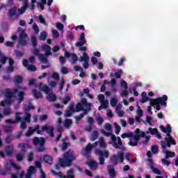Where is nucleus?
Here are the masks:
<instances>
[{"label": "nucleus", "mask_w": 178, "mask_h": 178, "mask_svg": "<svg viewBox=\"0 0 178 178\" xmlns=\"http://www.w3.org/2000/svg\"><path fill=\"white\" fill-rule=\"evenodd\" d=\"M96 154L103 158H109V152L108 151L102 152V150L96 149Z\"/></svg>", "instance_id": "obj_19"}, {"label": "nucleus", "mask_w": 178, "mask_h": 178, "mask_svg": "<svg viewBox=\"0 0 178 178\" xmlns=\"http://www.w3.org/2000/svg\"><path fill=\"white\" fill-rule=\"evenodd\" d=\"M72 100V97L69 95H66L65 98L63 100V105H67L69 102Z\"/></svg>", "instance_id": "obj_40"}, {"label": "nucleus", "mask_w": 178, "mask_h": 178, "mask_svg": "<svg viewBox=\"0 0 178 178\" xmlns=\"http://www.w3.org/2000/svg\"><path fill=\"white\" fill-rule=\"evenodd\" d=\"M32 93L33 97H35L36 99H40L41 98H43L42 93L40 91H37V90L33 89Z\"/></svg>", "instance_id": "obj_20"}, {"label": "nucleus", "mask_w": 178, "mask_h": 178, "mask_svg": "<svg viewBox=\"0 0 178 178\" xmlns=\"http://www.w3.org/2000/svg\"><path fill=\"white\" fill-rule=\"evenodd\" d=\"M104 129L105 130H107V131H111V130H112V125H111L110 123H106L104 125Z\"/></svg>", "instance_id": "obj_62"}, {"label": "nucleus", "mask_w": 178, "mask_h": 178, "mask_svg": "<svg viewBox=\"0 0 178 178\" xmlns=\"http://www.w3.org/2000/svg\"><path fill=\"white\" fill-rule=\"evenodd\" d=\"M99 145L101 147L103 148H106L107 145L106 143H105V140H104V138H100L99 140Z\"/></svg>", "instance_id": "obj_35"}, {"label": "nucleus", "mask_w": 178, "mask_h": 178, "mask_svg": "<svg viewBox=\"0 0 178 178\" xmlns=\"http://www.w3.org/2000/svg\"><path fill=\"white\" fill-rule=\"evenodd\" d=\"M159 147L156 145L152 146V152L153 154H156L158 152Z\"/></svg>", "instance_id": "obj_63"}, {"label": "nucleus", "mask_w": 178, "mask_h": 178, "mask_svg": "<svg viewBox=\"0 0 178 178\" xmlns=\"http://www.w3.org/2000/svg\"><path fill=\"white\" fill-rule=\"evenodd\" d=\"M16 159L18 162H22L24 159V154L20 153L16 154Z\"/></svg>", "instance_id": "obj_41"}, {"label": "nucleus", "mask_w": 178, "mask_h": 178, "mask_svg": "<svg viewBox=\"0 0 178 178\" xmlns=\"http://www.w3.org/2000/svg\"><path fill=\"white\" fill-rule=\"evenodd\" d=\"M33 55L35 56H38L40 62L42 63H47L48 60L45 59V56L43 54L40 53V49H37L36 47L34 48L33 51Z\"/></svg>", "instance_id": "obj_10"}, {"label": "nucleus", "mask_w": 178, "mask_h": 178, "mask_svg": "<svg viewBox=\"0 0 178 178\" xmlns=\"http://www.w3.org/2000/svg\"><path fill=\"white\" fill-rule=\"evenodd\" d=\"M47 32L43 31V32L40 33L39 38H40V41H45V40H47Z\"/></svg>", "instance_id": "obj_37"}, {"label": "nucleus", "mask_w": 178, "mask_h": 178, "mask_svg": "<svg viewBox=\"0 0 178 178\" xmlns=\"http://www.w3.org/2000/svg\"><path fill=\"white\" fill-rule=\"evenodd\" d=\"M38 87H39L41 91H44V92H45V94L48 95L47 99L49 102H54L56 101V95H55L53 93H51V89H49L48 86H42V83H39Z\"/></svg>", "instance_id": "obj_4"}, {"label": "nucleus", "mask_w": 178, "mask_h": 178, "mask_svg": "<svg viewBox=\"0 0 178 178\" xmlns=\"http://www.w3.org/2000/svg\"><path fill=\"white\" fill-rule=\"evenodd\" d=\"M87 165H89V168L91 169V170H97V168H98V164L95 161H89Z\"/></svg>", "instance_id": "obj_22"}, {"label": "nucleus", "mask_w": 178, "mask_h": 178, "mask_svg": "<svg viewBox=\"0 0 178 178\" xmlns=\"http://www.w3.org/2000/svg\"><path fill=\"white\" fill-rule=\"evenodd\" d=\"M28 159V162H33V159H34V153L31 152L28 156H26Z\"/></svg>", "instance_id": "obj_43"}, {"label": "nucleus", "mask_w": 178, "mask_h": 178, "mask_svg": "<svg viewBox=\"0 0 178 178\" xmlns=\"http://www.w3.org/2000/svg\"><path fill=\"white\" fill-rule=\"evenodd\" d=\"M81 111H84V106L81 102H79L76 106V112H81Z\"/></svg>", "instance_id": "obj_32"}, {"label": "nucleus", "mask_w": 178, "mask_h": 178, "mask_svg": "<svg viewBox=\"0 0 178 178\" xmlns=\"http://www.w3.org/2000/svg\"><path fill=\"white\" fill-rule=\"evenodd\" d=\"M42 49H43V51H45L44 56L46 60H48V56H51V55H52V52H51V46L47 44H42Z\"/></svg>", "instance_id": "obj_12"}, {"label": "nucleus", "mask_w": 178, "mask_h": 178, "mask_svg": "<svg viewBox=\"0 0 178 178\" xmlns=\"http://www.w3.org/2000/svg\"><path fill=\"white\" fill-rule=\"evenodd\" d=\"M115 134L118 135L120 133V130H122V127L119 126L117 123H115Z\"/></svg>", "instance_id": "obj_58"}, {"label": "nucleus", "mask_w": 178, "mask_h": 178, "mask_svg": "<svg viewBox=\"0 0 178 178\" xmlns=\"http://www.w3.org/2000/svg\"><path fill=\"white\" fill-rule=\"evenodd\" d=\"M6 98L10 99L13 97V92L10 91V89L6 88L5 90Z\"/></svg>", "instance_id": "obj_28"}, {"label": "nucleus", "mask_w": 178, "mask_h": 178, "mask_svg": "<svg viewBox=\"0 0 178 178\" xmlns=\"http://www.w3.org/2000/svg\"><path fill=\"white\" fill-rule=\"evenodd\" d=\"M20 115H22V113L17 112L15 113V122L16 123H19V122H22V117H20Z\"/></svg>", "instance_id": "obj_39"}, {"label": "nucleus", "mask_w": 178, "mask_h": 178, "mask_svg": "<svg viewBox=\"0 0 178 178\" xmlns=\"http://www.w3.org/2000/svg\"><path fill=\"white\" fill-rule=\"evenodd\" d=\"M72 124V120L70 119H66L64 122V126L65 127H70V125Z\"/></svg>", "instance_id": "obj_51"}, {"label": "nucleus", "mask_w": 178, "mask_h": 178, "mask_svg": "<svg viewBox=\"0 0 178 178\" xmlns=\"http://www.w3.org/2000/svg\"><path fill=\"white\" fill-rule=\"evenodd\" d=\"M176 155V153H175L174 152H169L167 151L165 152V159H169V158H174V156Z\"/></svg>", "instance_id": "obj_34"}, {"label": "nucleus", "mask_w": 178, "mask_h": 178, "mask_svg": "<svg viewBox=\"0 0 178 178\" xmlns=\"http://www.w3.org/2000/svg\"><path fill=\"white\" fill-rule=\"evenodd\" d=\"M34 109H35V107L31 104H29V105L25 104L24 106V111L25 113H26V112H30V111L34 110Z\"/></svg>", "instance_id": "obj_27"}, {"label": "nucleus", "mask_w": 178, "mask_h": 178, "mask_svg": "<svg viewBox=\"0 0 178 178\" xmlns=\"http://www.w3.org/2000/svg\"><path fill=\"white\" fill-rule=\"evenodd\" d=\"M31 42L33 44V47L37 48V38L35 36L31 38Z\"/></svg>", "instance_id": "obj_56"}, {"label": "nucleus", "mask_w": 178, "mask_h": 178, "mask_svg": "<svg viewBox=\"0 0 178 178\" xmlns=\"http://www.w3.org/2000/svg\"><path fill=\"white\" fill-rule=\"evenodd\" d=\"M6 144H10L12 143V135L8 134L5 139Z\"/></svg>", "instance_id": "obj_52"}, {"label": "nucleus", "mask_w": 178, "mask_h": 178, "mask_svg": "<svg viewBox=\"0 0 178 178\" xmlns=\"http://www.w3.org/2000/svg\"><path fill=\"white\" fill-rule=\"evenodd\" d=\"M69 138H65L63 140V143L61 145V149L62 151H66L67 149V147H69V143H67L66 141H67Z\"/></svg>", "instance_id": "obj_23"}, {"label": "nucleus", "mask_w": 178, "mask_h": 178, "mask_svg": "<svg viewBox=\"0 0 178 178\" xmlns=\"http://www.w3.org/2000/svg\"><path fill=\"white\" fill-rule=\"evenodd\" d=\"M51 172L53 173V175H54V176H58L60 178H74V172H73V169H70L67 172V176L63 175L62 172H56L52 170Z\"/></svg>", "instance_id": "obj_6"}, {"label": "nucleus", "mask_w": 178, "mask_h": 178, "mask_svg": "<svg viewBox=\"0 0 178 178\" xmlns=\"http://www.w3.org/2000/svg\"><path fill=\"white\" fill-rule=\"evenodd\" d=\"M123 73V71L122 70H120L118 72L115 73V76L116 79H120L122 77V74Z\"/></svg>", "instance_id": "obj_60"}, {"label": "nucleus", "mask_w": 178, "mask_h": 178, "mask_svg": "<svg viewBox=\"0 0 178 178\" xmlns=\"http://www.w3.org/2000/svg\"><path fill=\"white\" fill-rule=\"evenodd\" d=\"M110 104L113 107H115L118 105V99L115 97H112Z\"/></svg>", "instance_id": "obj_42"}, {"label": "nucleus", "mask_w": 178, "mask_h": 178, "mask_svg": "<svg viewBox=\"0 0 178 178\" xmlns=\"http://www.w3.org/2000/svg\"><path fill=\"white\" fill-rule=\"evenodd\" d=\"M140 137L144 138V137H145V132H141V130H140L138 128L135 130V135L133 134V133L128 134V138H132L134 140V142L130 140L129 145H131V147H137L138 145V141H140Z\"/></svg>", "instance_id": "obj_2"}, {"label": "nucleus", "mask_w": 178, "mask_h": 178, "mask_svg": "<svg viewBox=\"0 0 178 178\" xmlns=\"http://www.w3.org/2000/svg\"><path fill=\"white\" fill-rule=\"evenodd\" d=\"M88 60H90V57L87 53L83 52V56L80 57V62H84L83 66L84 69H88L90 67V64H88Z\"/></svg>", "instance_id": "obj_11"}, {"label": "nucleus", "mask_w": 178, "mask_h": 178, "mask_svg": "<svg viewBox=\"0 0 178 178\" xmlns=\"http://www.w3.org/2000/svg\"><path fill=\"white\" fill-rule=\"evenodd\" d=\"M35 172V168L33 165H31L28 169V172L26 176H28L30 177V176H32L33 173H34Z\"/></svg>", "instance_id": "obj_29"}, {"label": "nucleus", "mask_w": 178, "mask_h": 178, "mask_svg": "<svg viewBox=\"0 0 178 178\" xmlns=\"http://www.w3.org/2000/svg\"><path fill=\"white\" fill-rule=\"evenodd\" d=\"M119 161L121 162V163L124 162V152L122 151L119 152L118 155H113V162L115 163V165H118V162Z\"/></svg>", "instance_id": "obj_9"}, {"label": "nucleus", "mask_w": 178, "mask_h": 178, "mask_svg": "<svg viewBox=\"0 0 178 178\" xmlns=\"http://www.w3.org/2000/svg\"><path fill=\"white\" fill-rule=\"evenodd\" d=\"M4 170L6 172L8 175L10 174V172H12V170L10 169V165L9 164H6L4 165Z\"/></svg>", "instance_id": "obj_49"}, {"label": "nucleus", "mask_w": 178, "mask_h": 178, "mask_svg": "<svg viewBox=\"0 0 178 178\" xmlns=\"http://www.w3.org/2000/svg\"><path fill=\"white\" fill-rule=\"evenodd\" d=\"M150 106H155L156 105V99H149Z\"/></svg>", "instance_id": "obj_64"}, {"label": "nucleus", "mask_w": 178, "mask_h": 178, "mask_svg": "<svg viewBox=\"0 0 178 178\" xmlns=\"http://www.w3.org/2000/svg\"><path fill=\"white\" fill-rule=\"evenodd\" d=\"M92 148H94V146L91 145V143H89L84 149L85 154H83L84 156H88L90 154H91V151L92 150Z\"/></svg>", "instance_id": "obj_17"}, {"label": "nucleus", "mask_w": 178, "mask_h": 178, "mask_svg": "<svg viewBox=\"0 0 178 178\" xmlns=\"http://www.w3.org/2000/svg\"><path fill=\"white\" fill-rule=\"evenodd\" d=\"M71 57L72 58L73 63H76V62L79 60V57L74 54H72Z\"/></svg>", "instance_id": "obj_57"}, {"label": "nucleus", "mask_w": 178, "mask_h": 178, "mask_svg": "<svg viewBox=\"0 0 178 178\" xmlns=\"http://www.w3.org/2000/svg\"><path fill=\"white\" fill-rule=\"evenodd\" d=\"M24 92L20 91V92H18L17 97H18V98H19V103H20V102H23V101H24Z\"/></svg>", "instance_id": "obj_36"}, {"label": "nucleus", "mask_w": 178, "mask_h": 178, "mask_svg": "<svg viewBox=\"0 0 178 178\" xmlns=\"http://www.w3.org/2000/svg\"><path fill=\"white\" fill-rule=\"evenodd\" d=\"M33 145H38V144H40L41 146L45 145V139L42 137H35L33 138Z\"/></svg>", "instance_id": "obj_14"}, {"label": "nucleus", "mask_w": 178, "mask_h": 178, "mask_svg": "<svg viewBox=\"0 0 178 178\" xmlns=\"http://www.w3.org/2000/svg\"><path fill=\"white\" fill-rule=\"evenodd\" d=\"M150 134H152V136H154V134H156L157 131H158V129L156 128H152V127H149L148 129Z\"/></svg>", "instance_id": "obj_47"}, {"label": "nucleus", "mask_w": 178, "mask_h": 178, "mask_svg": "<svg viewBox=\"0 0 178 178\" xmlns=\"http://www.w3.org/2000/svg\"><path fill=\"white\" fill-rule=\"evenodd\" d=\"M159 129L161 130V131H163V133H165V134H167V136L168 137V139L169 141H170L171 144L172 145H176V141L173 140L172 135H170V133H172V127H170V124H167L165 127L163 125H160Z\"/></svg>", "instance_id": "obj_5"}, {"label": "nucleus", "mask_w": 178, "mask_h": 178, "mask_svg": "<svg viewBox=\"0 0 178 178\" xmlns=\"http://www.w3.org/2000/svg\"><path fill=\"white\" fill-rule=\"evenodd\" d=\"M34 133H37V134H41V130H40V124H36L33 127H29L28 131L25 134L26 137H31L33 136Z\"/></svg>", "instance_id": "obj_7"}, {"label": "nucleus", "mask_w": 178, "mask_h": 178, "mask_svg": "<svg viewBox=\"0 0 178 178\" xmlns=\"http://www.w3.org/2000/svg\"><path fill=\"white\" fill-rule=\"evenodd\" d=\"M156 104H159L162 106H166L168 105V103L166 101H168V96L166 95H163L161 97H157L156 98Z\"/></svg>", "instance_id": "obj_13"}, {"label": "nucleus", "mask_w": 178, "mask_h": 178, "mask_svg": "<svg viewBox=\"0 0 178 178\" xmlns=\"http://www.w3.org/2000/svg\"><path fill=\"white\" fill-rule=\"evenodd\" d=\"M28 70L29 72H36L37 71V67L35 65L31 64L29 66L27 67Z\"/></svg>", "instance_id": "obj_45"}, {"label": "nucleus", "mask_w": 178, "mask_h": 178, "mask_svg": "<svg viewBox=\"0 0 178 178\" xmlns=\"http://www.w3.org/2000/svg\"><path fill=\"white\" fill-rule=\"evenodd\" d=\"M56 27L58 29V30L63 31V29H64L65 26L63 25L62 23L56 22Z\"/></svg>", "instance_id": "obj_55"}, {"label": "nucleus", "mask_w": 178, "mask_h": 178, "mask_svg": "<svg viewBox=\"0 0 178 178\" xmlns=\"http://www.w3.org/2000/svg\"><path fill=\"white\" fill-rule=\"evenodd\" d=\"M102 133L104 136H106V137H111V142H110L109 144H111V145H113V148H115V149H119L120 146L123 145V142H122L120 137H118V143L116 140V136L111 134V132H106L105 131H102Z\"/></svg>", "instance_id": "obj_3"}, {"label": "nucleus", "mask_w": 178, "mask_h": 178, "mask_svg": "<svg viewBox=\"0 0 178 178\" xmlns=\"http://www.w3.org/2000/svg\"><path fill=\"white\" fill-rule=\"evenodd\" d=\"M18 43L22 47H26V45H27V40H26L25 39H19Z\"/></svg>", "instance_id": "obj_46"}, {"label": "nucleus", "mask_w": 178, "mask_h": 178, "mask_svg": "<svg viewBox=\"0 0 178 178\" xmlns=\"http://www.w3.org/2000/svg\"><path fill=\"white\" fill-rule=\"evenodd\" d=\"M24 120L27 123H30V122H31V113H30L29 112L25 113Z\"/></svg>", "instance_id": "obj_33"}, {"label": "nucleus", "mask_w": 178, "mask_h": 178, "mask_svg": "<svg viewBox=\"0 0 178 178\" xmlns=\"http://www.w3.org/2000/svg\"><path fill=\"white\" fill-rule=\"evenodd\" d=\"M27 8H29L27 6L23 5L19 9H18L19 15H23V13L26 12Z\"/></svg>", "instance_id": "obj_38"}, {"label": "nucleus", "mask_w": 178, "mask_h": 178, "mask_svg": "<svg viewBox=\"0 0 178 178\" xmlns=\"http://www.w3.org/2000/svg\"><path fill=\"white\" fill-rule=\"evenodd\" d=\"M52 78L54 79V80H56V81H58L59 80V79H60V76H59V74L58 73H56V72H54L52 74Z\"/></svg>", "instance_id": "obj_61"}, {"label": "nucleus", "mask_w": 178, "mask_h": 178, "mask_svg": "<svg viewBox=\"0 0 178 178\" xmlns=\"http://www.w3.org/2000/svg\"><path fill=\"white\" fill-rule=\"evenodd\" d=\"M43 161L45 162V163H47L48 165H52V162H54V158L49 155H45L43 157Z\"/></svg>", "instance_id": "obj_21"}, {"label": "nucleus", "mask_w": 178, "mask_h": 178, "mask_svg": "<svg viewBox=\"0 0 178 178\" xmlns=\"http://www.w3.org/2000/svg\"><path fill=\"white\" fill-rule=\"evenodd\" d=\"M4 130L7 134L12 133L13 131V127L12 126H6L4 127Z\"/></svg>", "instance_id": "obj_50"}, {"label": "nucleus", "mask_w": 178, "mask_h": 178, "mask_svg": "<svg viewBox=\"0 0 178 178\" xmlns=\"http://www.w3.org/2000/svg\"><path fill=\"white\" fill-rule=\"evenodd\" d=\"M77 155L74 151L68 150L63 154L62 159H59V162L62 168H66L67 166H72L73 161H76Z\"/></svg>", "instance_id": "obj_1"}, {"label": "nucleus", "mask_w": 178, "mask_h": 178, "mask_svg": "<svg viewBox=\"0 0 178 178\" xmlns=\"http://www.w3.org/2000/svg\"><path fill=\"white\" fill-rule=\"evenodd\" d=\"M81 104H82L83 106H85V108H88V109H91V104L87 102V99L83 98Z\"/></svg>", "instance_id": "obj_30"}, {"label": "nucleus", "mask_w": 178, "mask_h": 178, "mask_svg": "<svg viewBox=\"0 0 178 178\" xmlns=\"http://www.w3.org/2000/svg\"><path fill=\"white\" fill-rule=\"evenodd\" d=\"M142 99L140 100V102L142 104H145V102H147V101H149V97H147V92H143L141 94Z\"/></svg>", "instance_id": "obj_24"}, {"label": "nucleus", "mask_w": 178, "mask_h": 178, "mask_svg": "<svg viewBox=\"0 0 178 178\" xmlns=\"http://www.w3.org/2000/svg\"><path fill=\"white\" fill-rule=\"evenodd\" d=\"M17 12V7L13 6V8L8 10L7 15L8 17H13V16H16V13Z\"/></svg>", "instance_id": "obj_18"}, {"label": "nucleus", "mask_w": 178, "mask_h": 178, "mask_svg": "<svg viewBox=\"0 0 178 178\" xmlns=\"http://www.w3.org/2000/svg\"><path fill=\"white\" fill-rule=\"evenodd\" d=\"M54 127L51 126H48L45 124L44 126L42 127V129L40 130L41 134L42 135V131H45L47 134H48L51 138L55 137V133L54 132Z\"/></svg>", "instance_id": "obj_8"}, {"label": "nucleus", "mask_w": 178, "mask_h": 178, "mask_svg": "<svg viewBox=\"0 0 178 178\" xmlns=\"http://www.w3.org/2000/svg\"><path fill=\"white\" fill-rule=\"evenodd\" d=\"M152 170L154 173H156V175H162V172H161V170H159L156 168L153 167L152 168Z\"/></svg>", "instance_id": "obj_59"}, {"label": "nucleus", "mask_w": 178, "mask_h": 178, "mask_svg": "<svg viewBox=\"0 0 178 178\" xmlns=\"http://www.w3.org/2000/svg\"><path fill=\"white\" fill-rule=\"evenodd\" d=\"M98 137H99V134L98 133V131H93L90 137V141H95V140H97Z\"/></svg>", "instance_id": "obj_26"}, {"label": "nucleus", "mask_w": 178, "mask_h": 178, "mask_svg": "<svg viewBox=\"0 0 178 178\" xmlns=\"http://www.w3.org/2000/svg\"><path fill=\"white\" fill-rule=\"evenodd\" d=\"M19 148H21L22 152H26V144L23 143H19L18 144Z\"/></svg>", "instance_id": "obj_44"}, {"label": "nucleus", "mask_w": 178, "mask_h": 178, "mask_svg": "<svg viewBox=\"0 0 178 178\" xmlns=\"http://www.w3.org/2000/svg\"><path fill=\"white\" fill-rule=\"evenodd\" d=\"M107 169L110 177H116V170H115V166L113 165H109L107 166Z\"/></svg>", "instance_id": "obj_15"}, {"label": "nucleus", "mask_w": 178, "mask_h": 178, "mask_svg": "<svg viewBox=\"0 0 178 178\" xmlns=\"http://www.w3.org/2000/svg\"><path fill=\"white\" fill-rule=\"evenodd\" d=\"M15 148L13 147V145H7L5 147V152L7 155V156H12L13 155V151Z\"/></svg>", "instance_id": "obj_16"}, {"label": "nucleus", "mask_w": 178, "mask_h": 178, "mask_svg": "<svg viewBox=\"0 0 178 178\" xmlns=\"http://www.w3.org/2000/svg\"><path fill=\"white\" fill-rule=\"evenodd\" d=\"M15 54L17 58H22L24 54L20 50H15Z\"/></svg>", "instance_id": "obj_54"}, {"label": "nucleus", "mask_w": 178, "mask_h": 178, "mask_svg": "<svg viewBox=\"0 0 178 178\" xmlns=\"http://www.w3.org/2000/svg\"><path fill=\"white\" fill-rule=\"evenodd\" d=\"M19 31H21L19 33V39L27 38V34L25 33L24 30L22 28L18 29Z\"/></svg>", "instance_id": "obj_31"}, {"label": "nucleus", "mask_w": 178, "mask_h": 178, "mask_svg": "<svg viewBox=\"0 0 178 178\" xmlns=\"http://www.w3.org/2000/svg\"><path fill=\"white\" fill-rule=\"evenodd\" d=\"M14 82L15 84H22L23 83V77L19 75H16L14 77Z\"/></svg>", "instance_id": "obj_25"}, {"label": "nucleus", "mask_w": 178, "mask_h": 178, "mask_svg": "<svg viewBox=\"0 0 178 178\" xmlns=\"http://www.w3.org/2000/svg\"><path fill=\"white\" fill-rule=\"evenodd\" d=\"M100 102L102 104V106L104 107V109H106V108H108V105H109V101L108 99H106Z\"/></svg>", "instance_id": "obj_48"}, {"label": "nucleus", "mask_w": 178, "mask_h": 178, "mask_svg": "<svg viewBox=\"0 0 178 178\" xmlns=\"http://www.w3.org/2000/svg\"><path fill=\"white\" fill-rule=\"evenodd\" d=\"M120 86L121 87L124 88L125 90H127L129 88V86H127V82H126V81L124 80H121Z\"/></svg>", "instance_id": "obj_53"}]
</instances>
